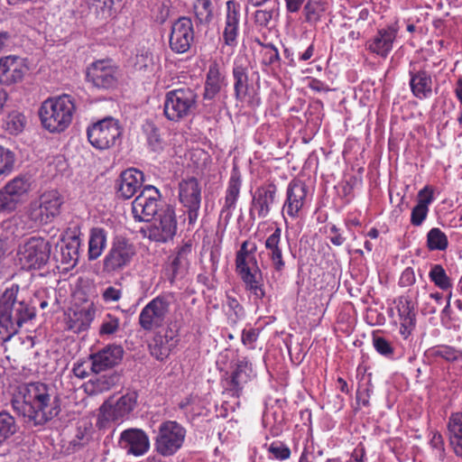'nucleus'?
<instances>
[{
  "instance_id": "obj_1",
  "label": "nucleus",
  "mask_w": 462,
  "mask_h": 462,
  "mask_svg": "<svg viewBox=\"0 0 462 462\" xmlns=\"http://www.w3.org/2000/svg\"><path fill=\"white\" fill-rule=\"evenodd\" d=\"M11 405L18 416L34 426H42L60 412V398L53 388L41 382L19 387Z\"/></svg>"
},
{
  "instance_id": "obj_2",
  "label": "nucleus",
  "mask_w": 462,
  "mask_h": 462,
  "mask_svg": "<svg viewBox=\"0 0 462 462\" xmlns=\"http://www.w3.org/2000/svg\"><path fill=\"white\" fill-rule=\"evenodd\" d=\"M20 287L13 284L0 297V342H6L36 317V309L19 296Z\"/></svg>"
},
{
  "instance_id": "obj_3",
  "label": "nucleus",
  "mask_w": 462,
  "mask_h": 462,
  "mask_svg": "<svg viewBox=\"0 0 462 462\" xmlns=\"http://www.w3.org/2000/svg\"><path fill=\"white\" fill-rule=\"evenodd\" d=\"M75 105L69 95L45 100L40 108L39 116L45 129L51 133L64 131L71 123Z\"/></svg>"
},
{
  "instance_id": "obj_4",
  "label": "nucleus",
  "mask_w": 462,
  "mask_h": 462,
  "mask_svg": "<svg viewBox=\"0 0 462 462\" xmlns=\"http://www.w3.org/2000/svg\"><path fill=\"white\" fill-rule=\"evenodd\" d=\"M199 96L189 87H180L165 94L163 114L169 121L180 122L192 116L198 107Z\"/></svg>"
},
{
  "instance_id": "obj_5",
  "label": "nucleus",
  "mask_w": 462,
  "mask_h": 462,
  "mask_svg": "<svg viewBox=\"0 0 462 462\" xmlns=\"http://www.w3.org/2000/svg\"><path fill=\"white\" fill-rule=\"evenodd\" d=\"M63 198L57 190L42 194L38 199L32 201L25 212L29 227H38L51 223L60 213Z\"/></svg>"
},
{
  "instance_id": "obj_6",
  "label": "nucleus",
  "mask_w": 462,
  "mask_h": 462,
  "mask_svg": "<svg viewBox=\"0 0 462 462\" xmlns=\"http://www.w3.org/2000/svg\"><path fill=\"white\" fill-rule=\"evenodd\" d=\"M51 247L50 242L42 236H32L20 244L17 259L22 269H42L50 259Z\"/></svg>"
},
{
  "instance_id": "obj_7",
  "label": "nucleus",
  "mask_w": 462,
  "mask_h": 462,
  "mask_svg": "<svg viewBox=\"0 0 462 462\" xmlns=\"http://www.w3.org/2000/svg\"><path fill=\"white\" fill-rule=\"evenodd\" d=\"M152 220L149 225L141 227L140 232L143 237L157 243H167L174 237L177 219L173 207L164 205Z\"/></svg>"
},
{
  "instance_id": "obj_8",
  "label": "nucleus",
  "mask_w": 462,
  "mask_h": 462,
  "mask_svg": "<svg viewBox=\"0 0 462 462\" xmlns=\"http://www.w3.org/2000/svg\"><path fill=\"white\" fill-rule=\"evenodd\" d=\"M186 430L175 420H166L158 427L154 440L156 452L163 457L176 454L182 447Z\"/></svg>"
},
{
  "instance_id": "obj_9",
  "label": "nucleus",
  "mask_w": 462,
  "mask_h": 462,
  "mask_svg": "<svg viewBox=\"0 0 462 462\" xmlns=\"http://www.w3.org/2000/svg\"><path fill=\"white\" fill-rule=\"evenodd\" d=\"M88 139L96 148L108 149L116 145L122 134L118 120L106 117L88 128Z\"/></svg>"
},
{
  "instance_id": "obj_10",
  "label": "nucleus",
  "mask_w": 462,
  "mask_h": 462,
  "mask_svg": "<svg viewBox=\"0 0 462 462\" xmlns=\"http://www.w3.org/2000/svg\"><path fill=\"white\" fill-rule=\"evenodd\" d=\"M164 205L161 201V193L158 189L148 185L132 202V213L136 221L150 222Z\"/></svg>"
},
{
  "instance_id": "obj_11",
  "label": "nucleus",
  "mask_w": 462,
  "mask_h": 462,
  "mask_svg": "<svg viewBox=\"0 0 462 462\" xmlns=\"http://www.w3.org/2000/svg\"><path fill=\"white\" fill-rule=\"evenodd\" d=\"M170 311V301L164 295H159L148 302L139 315V325L145 331L162 327Z\"/></svg>"
},
{
  "instance_id": "obj_12",
  "label": "nucleus",
  "mask_w": 462,
  "mask_h": 462,
  "mask_svg": "<svg viewBox=\"0 0 462 462\" xmlns=\"http://www.w3.org/2000/svg\"><path fill=\"white\" fill-rule=\"evenodd\" d=\"M134 254V248L132 244L125 238H116L104 257L103 272L112 273L122 270L130 263Z\"/></svg>"
},
{
  "instance_id": "obj_13",
  "label": "nucleus",
  "mask_w": 462,
  "mask_h": 462,
  "mask_svg": "<svg viewBox=\"0 0 462 462\" xmlns=\"http://www.w3.org/2000/svg\"><path fill=\"white\" fill-rule=\"evenodd\" d=\"M86 78L95 88L109 89L116 86L118 72L110 60H98L87 68Z\"/></svg>"
},
{
  "instance_id": "obj_14",
  "label": "nucleus",
  "mask_w": 462,
  "mask_h": 462,
  "mask_svg": "<svg viewBox=\"0 0 462 462\" xmlns=\"http://www.w3.org/2000/svg\"><path fill=\"white\" fill-rule=\"evenodd\" d=\"M179 199L187 208L189 224H194L199 217L201 203V189L196 178L182 180L179 183Z\"/></svg>"
},
{
  "instance_id": "obj_15",
  "label": "nucleus",
  "mask_w": 462,
  "mask_h": 462,
  "mask_svg": "<svg viewBox=\"0 0 462 462\" xmlns=\"http://www.w3.org/2000/svg\"><path fill=\"white\" fill-rule=\"evenodd\" d=\"M194 41V27L189 17L180 16L171 25L169 44L179 54L187 52Z\"/></svg>"
},
{
  "instance_id": "obj_16",
  "label": "nucleus",
  "mask_w": 462,
  "mask_h": 462,
  "mask_svg": "<svg viewBox=\"0 0 462 462\" xmlns=\"http://www.w3.org/2000/svg\"><path fill=\"white\" fill-rule=\"evenodd\" d=\"M277 194V186L273 182H268L258 187L252 197L249 209V217L255 219V213L259 218L268 217L272 206L274 204Z\"/></svg>"
},
{
  "instance_id": "obj_17",
  "label": "nucleus",
  "mask_w": 462,
  "mask_h": 462,
  "mask_svg": "<svg viewBox=\"0 0 462 462\" xmlns=\"http://www.w3.org/2000/svg\"><path fill=\"white\" fill-rule=\"evenodd\" d=\"M138 394L136 392H128L122 395L115 402H105L100 411L106 420L116 421L127 418L134 411L137 403Z\"/></svg>"
},
{
  "instance_id": "obj_18",
  "label": "nucleus",
  "mask_w": 462,
  "mask_h": 462,
  "mask_svg": "<svg viewBox=\"0 0 462 462\" xmlns=\"http://www.w3.org/2000/svg\"><path fill=\"white\" fill-rule=\"evenodd\" d=\"M253 376L252 365L247 358L239 359L230 375L226 379L224 393L231 397H239L245 385Z\"/></svg>"
},
{
  "instance_id": "obj_19",
  "label": "nucleus",
  "mask_w": 462,
  "mask_h": 462,
  "mask_svg": "<svg viewBox=\"0 0 462 462\" xmlns=\"http://www.w3.org/2000/svg\"><path fill=\"white\" fill-rule=\"evenodd\" d=\"M257 246L248 240L242 243L236 254V271L240 278L262 273L255 256Z\"/></svg>"
},
{
  "instance_id": "obj_20",
  "label": "nucleus",
  "mask_w": 462,
  "mask_h": 462,
  "mask_svg": "<svg viewBox=\"0 0 462 462\" xmlns=\"http://www.w3.org/2000/svg\"><path fill=\"white\" fill-rule=\"evenodd\" d=\"M308 187L304 181L293 179L290 181L286 190V199L283 209L292 218L299 217L300 211L306 203Z\"/></svg>"
},
{
  "instance_id": "obj_21",
  "label": "nucleus",
  "mask_w": 462,
  "mask_h": 462,
  "mask_svg": "<svg viewBox=\"0 0 462 462\" xmlns=\"http://www.w3.org/2000/svg\"><path fill=\"white\" fill-rule=\"evenodd\" d=\"M192 254V244L186 242L177 247L176 252L170 257V263L166 272L169 282L172 284L177 279L182 278L189 266V260Z\"/></svg>"
},
{
  "instance_id": "obj_22",
  "label": "nucleus",
  "mask_w": 462,
  "mask_h": 462,
  "mask_svg": "<svg viewBox=\"0 0 462 462\" xmlns=\"http://www.w3.org/2000/svg\"><path fill=\"white\" fill-rule=\"evenodd\" d=\"M124 349L118 345H108L89 356L91 371L99 374L116 365L123 358Z\"/></svg>"
},
{
  "instance_id": "obj_23",
  "label": "nucleus",
  "mask_w": 462,
  "mask_h": 462,
  "mask_svg": "<svg viewBox=\"0 0 462 462\" xmlns=\"http://www.w3.org/2000/svg\"><path fill=\"white\" fill-rule=\"evenodd\" d=\"M241 174L236 167L231 171L228 186L226 190L225 204L219 214V223L226 227L232 217V211L236 208L241 189Z\"/></svg>"
},
{
  "instance_id": "obj_24",
  "label": "nucleus",
  "mask_w": 462,
  "mask_h": 462,
  "mask_svg": "<svg viewBox=\"0 0 462 462\" xmlns=\"http://www.w3.org/2000/svg\"><path fill=\"white\" fill-rule=\"evenodd\" d=\"M28 67L23 60L15 56H7L0 60V84L14 85L23 79Z\"/></svg>"
},
{
  "instance_id": "obj_25",
  "label": "nucleus",
  "mask_w": 462,
  "mask_h": 462,
  "mask_svg": "<svg viewBox=\"0 0 462 462\" xmlns=\"http://www.w3.org/2000/svg\"><path fill=\"white\" fill-rule=\"evenodd\" d=\"M119 443L127 453L142 456L150 448L148 435L141 429L131 428L121 432Z\"/></svg>"
},
{
  "instance_id": "obj_26",
  "label": "nucleus",
  "mask_w": 462,
  "mask_h": 462,
  "mask_svg": "<svg viewBox=\"0 0 462 462\" xmlns=\"http://www.w3.org/2000/svg\"><path fill=\"white\" fill-rule=\"evenodd\" d=\"M143 173L135 169L129 168L121 172L116 181V191L118 198L128 199L132 198L143 185Z\"/></svg>"
},
{
  "instance_id": "obj_27",
  "label": "nucleus",
  "mask_w": 462,
  "mask_h": 462,
  "mask_svg": "<svg viewBox=\"0 0 462 462\" xmlns=\"http://www.w3.org/2000/svg\"><path fill=\"white\" fill-rule=\"evenodd\" d=\"M396 36L397 29L394 26L379 29L376 34L366 42V50L381 58H386L393 50Z\"/></svg>"
},
{
  "instance_id": "obj_28",
  "label": "nucleus",
  "mask_w": 462,
  "mask_h": 462,
  "mask_svg": "<svg viewBox=\"0 0 462 462\" xmlns=\"http://www.w3.org/2000/svg\"><path fill=\"white\" fill-rule=\"evenodd\" d=\"M240 6L236 2L229 0L226 2V15L225 28L223 31V40L226 45L235 47L237 44V36L239 32Z\"/></svg>"
},
{
  "instance_id": "obj_29",
  "label": "nucleus",
  "mask_w": 462,
  "mask_h": 462,
  "mask_svg": "<svg viewBox=\"0 0 462 462\" xmlns=\"http://www.w3.org/2000/svg\"><path fill=\"white\" fill-rule=\"evenodd\" d=\"M178 339L173 330L167 329L163 334L158 333L154 336L149 345L150 353L157 360L163 361L177 346Z\"/></svg>"
},
{
  "instance_id": "obj_30",
  "label": "nucleus",
  "mask_w": 462,
  "mask_h": 462,
  "mask_svg": "<svg viewBox=\"0 0 462 462\" xmlns=\"http://www.w3.org/2000/svg\"><path fill=\"white\" fill-rule=\"evenodd\" d=\"M410 88L414 97L423 99L431 95L432 79L429 72L423 69L410 71Z\"/></svg>"
},
{
  "instance_id": "obj_31",
  "label": "nucleus",
  "mask_w": 462,
  "mask_h": 462,
  "mask_svg": "<svg viewBox=\"0 0 462 462\" xmlns=\"http://www.w3.org/2000/svg\"><path fill=\"white\" fill-rule=\"evenodd\" d=\"M447 428L450 446L456 456L462 458V411L450 414Z\"/></svg>"
},
{
  "instance_id": "obj_32",
  "label": "nucleus",
  "mask_w": 462,
  "mask_h": 462,
  "mask_svg": "<svg viewBox=\"0 0 462 462\" xmlns=\"http://www.w3.org/2000/svg\"><path fill=\"white\" fill-rule=\"evenodd\" d=\"M226 85L225 76L220 72L219 66L217 62L209 65L207 79L205 82L204 98L212 100Z\"/></svg>"
},
{
  "instance_id": "obj_33",
  "label": "nucleus",
  "mask_w": 462,
  "mask_h": 462,
  "mask_svg": "<svg viewBox=\"0 0 462 462\" xmlns=\"http://www.w3.org/2000/svg\"><path fill=\"white\" fill-rule=\"evenodd\" d=\"M232 76L234 80V95L238 102H244L249 95V77L247 67L235 63Z\"/></svg>"
},
{
  "instance_id": "obj_34",
  "label": "nucleus",
  "mask_w": 462,
  "mask_h": 462,
  "mask_svg": "<svg viewBox=\"0 0 462 462\" xmlns=\"http://www.w3.org/2000/svg\"><path fill=\"white\" fill-rule=\"evenodd\" d=\"M281 236L282 230L280 227H277L265 240V248L268 250V255L272 261L273 269L279 273L285 267L282 251L280 246Z\"/></svg>"
},
{
  "instance_id": "obj_35",
  "label": "nucleus",
  "mask_w": 462,
  "mask_h": 462,
  "mask_svg": "<svg viewBox=\"0 0 462 462\" xmlns=\"http://www.w3.org/2000/svg\"><path fill=\"white\" fill-rule=\"evenodd\" d=\"M433 201L432 191L425 187L419 191L418 203L412 208L411 215V223L415 226H420L426 219L429 212V205Z\"/></svg>"
},
{
  "instance_id": "obj_36",
  "label": "nucleus",
  "mask_w": 462,
  "mask_h": 462,
  "mask_svg": "<svg viewBox=\"0 0 462 462\" xmlns=\"http://www.w3.org/2000/svg\"><path fill=\"white\" fill-rule=\"evenodd\" d=\"M95 317V310L92 307L83 308L73 312L69 317V328L76 333L87 330Z\"/></svg>"
},
{
  "instance_id": "obj_37",
  "label": "nucleus",
  "mask_w": 462,
  "mask_h": 462,
  "mask_svg": "<svg viewBox=\"0 0 462 462\" xmlns=\"http://www.w3.org/2000/svg\"><path fill=\"white\" fill-rule=\"evenodd\" d=\"M106 245V232L103 228H92L88 240V260L94 261L97 259L102 254Z\"/></svg>"
},
{
  "instance_id": "obj_38",
  "label": "nucleus",
  "mask_w": 462,
  "mask_h": 462,
  "mask_svg": "<svg viewBox=\"0 0 462 462\" xmlns=\"http://www.w3.org/2000/svg\"><path fill=\"white\" fill-rule=\"evenodd\" d=\"M80 238L77 236H73L61 245V263L65 264L74 265L79 260V248H80Z\"/></svg>"
},
{
  "instance_id": "obj_39",
  "label": "nucleus",
  "mask_w": 462,
  "mask_h": 462,
  "mask_svg": "<svg viewBox=\"0 0 462 462\" xmlns=\"http://www.w3.org/2000/svg\"><path fill=\"white\" fill-rule=\"evenodd\" d=\"M155 66V57L149 49L142 48L137 51L134 60L135 70L152 73L154 71Z\"/></svg>"
},
{
  "instance_id": "obj_40",
  "label": "nucleus",
  "mask_w": 462,
  "mask_h": 462,
  "mask_svg": "<svg viewBox=\"0 0 462 462\" xmlns=\"http://www.w3.org/2000/svg\"><path fill=\"white\" fill-rule=\"evenodd\" d=\"M193 11L197 24L208 25L213 20V5L211 0H195Z\"/></svg>"
},
{
  "instance_id": "obj_41",
  "label": "nucleus",
  "mask_w": 462,
  "mask_h": 462,
  "mask_svg": "<svg viewBox=\"0 0 462 462\" xmlns=\"http://www.w3.org/2000/svg\"><path fill=\"white\" fill-rule=\"evenodd\" d=\"M18 430L15 419L6 411H0V445Z\"/></svg>"
},
{
  "instance_id": "obj_42",
  "label": "nucleus",
  "mask_w": 462,
  "mask_h": 462,
  "mask_svg": "<svg viewBox=\"0 0 462 462\" xmlns=\"http://www.w3.org/2000/svg\"><path fill=\"white\" fill-rule=\"evenodd\" d=\"M325 3L320 0H308L303 7L305 21L310 24H316L325 12Z\"/></svg>"
},
{
  "instance_id": "obj_43",
  "label": "nucleus",
  "mask_w": 462,
  "mask_h": 462,
  "mask_svg": "<svg viewBox=\"0 0 462 462\" xmlns=\"http://www.w3.org/2000/svg\"><path fill=\"white\" fill-rule=\"evenodd\" d=\"M397 310L401 321H406V324L416 323V312L412 300L407 296H402L398 299Z\"/></svg>"
},
{
  "instance_id": "obj_44",
  "label": "nucleus",
  "mask_w": 462,
  "mask_h": 462,
  "mask_svg": "<svg viewBox=\"0 0 462 462\" xmlns=\"http://www.w3.org/2000/svg\"><path fill=\"white\" fill-rule=\"evenodd\" d=\"M448 245V240L444 232L438 227L431 228L427 234V246L430 251H444Z\"/></svg>"
},
{
  "instance_id": "obj_45",
  "label": "nucleus",
  "mask_w": 462,
  "mask_h": 462,
  "mask_svg": "<svg viewBox=\"0 0 462 462\" xmlns=\"http://www.w3.org/2000/svg\"><path fill=\"white\" fill-rule=\"evenodd\" d=\"M143 132L145 134L148 146L153 152L162 150V139L159 134V129L152 122H146L143 125Z\"/></svg>"
},
{
  "instance_id": "obj_46",
  "label": "nucleus",
  "mask_w": 462,
  "mask_h": 462,
  "mask_svg": "<svg viewBox=\"0 0 462 462\" xmlns=\"http://www.w3.org/2000/svg\"><path fill=\"white\" fill-rule=\"evenodd\" d=\"M245 285V289L249 291L255 299L262 300L265 296L263 289L262 273L253 274L249 277L241 279Z\"/></svg>"
},
{
  "instance_id": "obj_47",
  "label": "nucleus",
  "mask_w": 462,
  "mask_h": 462,
  "mask_svg": "<svg viewBox=\"0 0 462 462\" xmlns=\"http://www.w3.org/2000/svg\"><path fill=\"white\" fill-rule=\"evenodd\" d=\"M431 357H440L448 362H454L462 356V352L450 346H438L428 350Z\"/></svg>"
},
{
  "instance_id": "obj_48",
  "label": "nucleus",
  "mask_w": 462,
  "mask_h": 462,
  "mask_svg": "<svg viewBox=\"0 0 462 462\" xmlns=\"http://www.w3.org/2000/svg\"><path fill=\"white\" fill-rule=\"evenodd\" d=\"M429 277L441 290H448L451 287V282L446 271L440 264H435L430 271Z\"/></svg>"
},
{
  "instance_id": "obj_49",
  "label": "nucleus",
  "mask_w": 462,
  "mask_h": 462,
  "mask_svg": "<svg viewBox=\"0 0 462 462\" xmlns=\"http://www.w3.org/2000/svg\"><path fill=\"white\" fill-rule=\"evenodd\" d=\"M4 188L22 199L30 190L31 182L29 178L19 176L7 182Z\"/></svg>"
},
{
  "instance_id": "obj_50",
  "label": "nucleus",
  "mask_w": 462,
  "mask_h": 462,
  "mask_svg": "<svg viewBox=\"0 0 462 462\" xmlns=\"http://www.w3.org/2000/svg\"><path fill=\"white\" fill-rule=\"evenodd\" d=\"M21 201L22 199L5 188L0 189V212L10 213L14 211Z\"/></svg>"
},
{
  "instance_id": "obj_51",
  "label": "nucleus",
  "mask_w": 462,
  "mask_h": 462,
  "mask_svg": "<svg viewBox=\"0 0 462 462\" xmlns=\"http://www.w3.org/2000/svg\"><path fill=\"white\" fill-rule=\"evenodd\" d=\"M14 162V152L0 146V177L7 175L13 171Z\"/></svg>"
},
{
  "instance_id": "obj_52",
  "label": "nucleus",
  "mask_w": 462,
  "mask_h": 462,
  "mask_svg": "<svg viewBox=\"0 0 462 462\" xmlns=\"http://www.w3.org/2000/svg\"><path fill=\"white\" fill-rule=\"evenodd\" d=\"M120 325V319L112 315V314H106L99 328V335L100 336H110L114 335L117 332L119 329Z\"/></svg>"
},
{
  "instance_id": "obj_53",
  "label": "nucleus",
  "mask_w": 462,
  "mask_h": 462,
  "mask_svg": "<svg viewBox=\"0 0 462 462\" xmlns=\"http://www.w3.org/2000/svg\"><path fill=\"white\" fill-rule=\"evenodd\" d=\"M24 116L17 112L12 113L6 119V129L13 134L21 133L24 127Z\"/></svg>"
},
{
  "instance_id": "obj_54",
  "label": "nucleus",
  "mask_w": 462,
  "mask_h": 462,
  "mask_svg": "<svg viewBox=\"0 0 462 462\" xmlns=\"http://www.w3.org/2000/svg\"><path fill=\"white\" fill-rule=\"evenodd\" d=\"M268 451L273 456L274 458L279 460H285L291 456L290 448L281 441L273 442L269 446Z\"/></svg>"
},
{
  "instance_id": "obj_55",
  "label": "nucleus",
  "mask_w": 462,
  "mask_h": 462,
  "mask_svg": "<svg viewBox=\"0 0 462 462\" xmlns=\"http://www.w3.org/2000/svg\"><path fill=\"white\" fill-rule=\"evenodd\" d=\"M430 445L435 454L439 459L443 460L445 457V445L442 435L439 432H433L430 440Z\"/></svg>"
},
{
  "instance_id": "obj_56",
  "label": "nucleus",
  "mask_w": 462,
  "mask_h": 462,
  "mask_svg": "<svg viewBox=\"0 0 462 462\" xmlns=\"http://www.w3.org/2000/svg\"><path fill=\"white\" fill-rule=\"evenodd\" d=\"M373 345L375 350L384 356H391L393 354V347L391 343L383 337L374 336Z\"/></svg>"
},
{
  "instance_id": "obj_57",
  "label": "nucleus",
  "mask_w": 462,
  "mask_h": 462,
  "mask_svg": "<svg viewBox=\"0 0 462 462\" xmlns=\"http://www.w3.org/2000/svg\"><path fill=\"white\" fill-rule=\"evenodd\" d=\"M264 54L263 62L265 65L271 66L280 60L279 51L276 47H274L272 43L264 44Z\"/></svg>"
},
{
  "instance_id": "obj_58",
  "label": "nucleus",
  "mask_w": 462,
  "mask_h": 462,
  "mask_svg": "<svg viewBox=\"0 0 462 462\" xmlns=\"http://www.w3.org/2000/svg\"><path fill=\"white\" fill-rule=\"evenodd\" d=\"M89 435L86 431V429L78 428L75 438L70 441L75 450L84 447L89 441Z\"/></svg>"
},
{
  "instance_id": "obj_59",
  "label": "nucleus",
  "mask_w": 462,
  "mask_h": 462,
  "mask_svg": "<svg viewBox=\"0 0 462 462\" xmlns=\"http://www.w3.org/2000/svg\"><path fill=\"white\" fill-rule=\"evenodd\" d=\"M122 297V291L114 286H108L102 291V299L106 303L116 302Z\"/></svg>"
},
{
  "instance_id": "obj_60",
  "label": "nucleus",
  "mask_w": 462,
  "mask_h": 462,
  "mask_svg": "<svg viewBox=\"0 0 462 462\" xmlns=\"http://www.w3.org/2000/svg\"><path fill=\"white\" fill-rule=\"evenodd\" d=\"M273 15V10H257L254 14V21L256 24L266 27L271 22Z\"/></svg>"
},
{
  "instance_id": "obj_61",
  "label": "nucleus",
  "mask_w": 462,
  "mask_h": 462,
  "mask_svg": "<svg viewBox=\"0 0 462 462\" xmlns=\"http://www.w3.org/2000/svg\"><path fill=\"white\" fill-rule=\"evenodd\" d=\"M415 282V275L411 268H406L401 277L399 283L401 286L407 287L413 284Z\"/></svg>"
},
{
  "instance_id": "obj_62",
  "label": "nucleus",
  "mask_w": 462,
  "mask_h": 462,
  "mask_svg": "<svg viewBox=\"0 0 462 462\" xmlns=\"http://www.w3.org/2000/svg\"><path fill=\"white\" fill-rule=\"evenodd\" d=\"M227 307L232 310L236 318H240L244 314V310L238 300L231 296H227Z\"/></svg>"
},
{
  "instance_id": "obj_63",
  "label": "nucleus",
  "mask_w": 462,
  "mask_h": 462,
  "mask_svg": "<svg viewBox=\"0 0 462 462\" xmlns=\"http://www.w3.org/2000/svg\"><path fill=\"white\" fill-rule=\"evenodd\" d=\"M257 337L258 332L255 329L250 328L248 330H243L242 342L244 345H253L257 340Z\"/></svg>"
},
{
  "instance_id": "obj_64",
  "label": "nucleus",
  "mask_w": 462,
  "mask_h": 462,
  "mask_svg": "<svg viewBox=\"0 0 462 462\" xmlns=\"http://www.w3.org/2000/svg\"><path fill=\"white\" fill-rule=\"evenodd\" d=\"M12 45V38L9 32H0V52L6 51Z\"/></svg>"
}]
</instances>
